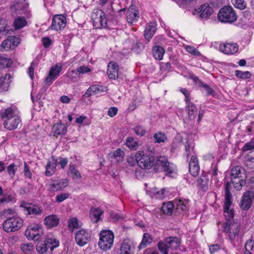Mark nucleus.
<instances>
[{"mask_svg": "<svg viewBox=\"0 0 254 254\" xmlns=\"http://www.w3.org/2000/svg\"><path fill=\"white\" fill-rule=\"evenodd\" d=\"M4 127L9 130L15 129L21 123L19 112L14 106L5 109L0 114Z\"/></svg>", "mask_w": 254, "mask_h": 254, "instance_id": "1", "label": "nucleus"}, {"mask_svg": "<svg viewBox=\"0 0 254 254\" xmlns=\"http://www.w3.org/2000/svg\"><path fill=\"white\" fill-rule=\"evenodd\" d=\"M231 185L227 182L225 185V202L224 205V212L225 216L228 221L231 222V220L234 216V212L233 209L230 208V206L232 203V194L230 191Z\"/></svg>", "mask_w": 254, "mask_h": 254, "instance_id": "2", "label": "nucleus"}, {"mask_svg": "<svg viewBox=\"0 0 254 254\" xmlns=\"http://www.w3.org/2000/svg\"><path fill=\"white\" fill-rule=\"evenodd\" d=\"M180 240L177 237H169L166 238L164 242L158 244L159 250L163 254H168L170 250H175L178 248Z\"/></svg>", "mask_w": 254, "mask_h": 254, "instance_id": "3", "label": "nucleus"}, {"mask_svg": "<svg viewBox=\"0 0 254 254\" xmlns=\"http://www.w3.org/2000/svg\"><path fill=\"white\" fill-rule=\"evenodd\" d=\"M218 18L222 22L231 23L237 20V16L232 7L225 6L219 10Z\"/></svg>", "mask_w": 254, "mask_h": 254, "instance_id": "4", "label": "nucleus"}, {"mask_svg": "<svg viewBox=\"0 0 254 254\" xmlns=\"http://www.w3.org/2000/svg\"><path fill=\"white\" fill-rule=\"evenodd\" d=\"M114 236L113 232L109 230H103L100 233V240L98 243L100 248L107 251L112 246Z\"/></svg>", "mask_w": 254, "mask_h": 254, "instance_id": "5", "label": "nucleus"}, {"mask_svg": "<svg viewBox=\"0 0 254 254\" xmlns=\"http://www.w3.org/2000/svg\"><path fill=\"white\" fill-rule=\"evenodd\" d=\"M23 226V220L18 216L9 217L3 224V229L6 232H15Z\"/></svg>", "mask_w": 254, "mask_h": 254, "instance_id": "6", "label": "nucleus"}, {"mask_svg": "<svg viewBox=\"0 0 254 254\" xmlns=\"http://www.w3.org/2000/svg\"><path fill=\"white\" fill-rule=\"evenodd\" d=\"M154 169L156 171H164L169 174H172L175 167L173 164L170 163L165 156H159L156 160Z\"/></svg>", "mask_w": 254, "mask_h": 254, "instance_id": "7", "label": "nucleus"}, {"mask_svg": "<svg viewBox=\"0 0 254 254\" xmlns=\"http://www.w3.org/2000/svg\"><path fill=\"white\" fill-rule=\"evenodd\" d=\"M136 163L138 166L143 169H149L153 165L154 158L144 154L143 151H137L135 155Z\"/></svg>", "mask_w": 254, "mask_h": 254, "instance_id": "8", "label": "nucleus"}, {"mask_svg": "<svg viewBox=\"0 0 254 254\" xmlns=\"http://www.w3.org/2000/svg\"><path fill=\"white\" fill-rule=\"evenodd\" d=\"M91 19L94 26L96 28H105L107 26L106 14L101 9H94L91 14Z\"/></svg>", "mask_w": 254, "mask_h": 254, "instance_id": "9", "label": "nucleus"}, {"mask_svg": "<svg viewBox=\"0 0 254 254\" xmlns=\"http://www.w3.org/2000/svg\"><path fill=\"white\" fill-rule=\"evenodd\" d=\"M59 245V241L55 239L48 238L44 242H39L36 246V250L39 253L42 254L47 252L49 249L52 252Z\"/></svg>", "mask_w": 254, "mask_h": 254, "instance_id": "10", "label": "nucleus"}, {"mask_svg": "<svg viewBox=\"0 0 254 254\" xmlns=\"http://www.w3.org/2000/svg\"><path fill=\"white\" fill-rule=\"evenodd\" d=\"M224 231L229 234L230 240H234L238 236L240 229V224L236 222H227L223 224Z\"/></svg>", "mask_w": 254, "mask_h": 254, "instance_id": "11", "label": "nucleus"}, {"mask_svg": "<svg viewBox=\"0 0 254 254\" xmlns=\"http://www.w3.org/2000/svg\"><path fill=\"white\" fill-rule=\"evenodd\" d=\"M42 231L41 226L37 224L28 226L25 232V236L28 239L38 241L40 239V233Z\"/></svg>", "mask_w": 254, "mask_h": 254, "instance_id": "12", "label": "nucleus"}, {"mask_svg": "<svg viewBox=\"0 0 254 254\" xmlns=\"http://www.w3.org/2000/svg\"><path fill=\"white\" fill-rule=\"evenodd\" d=\"M66 24V19L62 15H56L54 16L52 19L51 25L49 29L58 31L63 30Z\"/></svg>", "mask_w": 254, "mask_h": 254, "instance_id": "13", "label": "nucleus"}, {"mask_svg": "<svg viewBox=\"0 0 254 254\" xmlns=\"http://www.w3.org/2000/svg\"><path fill=\"white\" fill-rule=\"evenodd\" d=\"M68 185L67 179L52 180L49 184V190L51 191H58L63 190Z\"/></svg>", "mask_w": 254, "mask_h": 254, "instance_id": "14", "label": "nucleus"}, {"mask_svg": "<svg viewBox=\"0 0 254 254\" xmlns=\"http://www.w3.org/2000/svg\"><path fill=\"white\" fill-rule=\"evenodd\" d=\"M134 249L133 241L129 239H126L121 244L118 254H133Z\"/></svg>", "mask_w": 254, "mask_h": 254, "instance_id": "15", "label": "nucleus"}, {"mask_svg": "<svg viewBox=\"0 0 254 254\" xmlns=\"http://www.w3.org/2000/svg\"><path fill=\"white\" fill-rule=\"evenodd\" d=\"M254 198V192L253 191L246 192L243 194L240 201L241 208L244 210H248L252 204Z\"/></svg>", "mask_w": 254, "mask_h": 254, "instance_id": "16", "label": "nucleus"}, {"mask_svg": "<svg viewBox=\"0 0 254 254\" xmlns=\"http://www.w3.org/2000/svg\"><path fill=\"white\" fill-rule=\"evenodd\" d=\"M90 239L89 233L84 229H81L77 232L75 240L77 244L79 246H83L87 244Z\"/></svg>", "mask_w": 254, "mask_h": 254, "instance_id": "17", "label": "nucleus"}, {"mask_svg": "<svg viewBox=\"0 0 254 254\" xmlns=\"http://www.w3.org/2000/svg\"><path fill=\"white\" fill-rule=\"evenodd\" d=\"M195 10L198 13L197 16L200 19H207L213 12L212 7L207 3L201 5Z\"/></svg>", "mask_w": 254, "mask_h": 254, "instance_id": "18", "label": "nucleus"}, {"mask_svg": "<svg viewBox=\"0 0 254 254\" xmlns=\"http://www.w3.org/2000/svg\"><path fill=\"white\" fill-rule=\"evenodd\" d=\"M15 39L18 40V38H16L14 36H9L0 45V51H2L4 50L9 51L14 49L18 44V43H16Z\"/></svg>", "mask_w": 254, "mask_h": 254, "instance_id": "19", "label": "nucleus"}, {"mask_svg": "<svg viewBox=\"0 0 254 254\" xmlns=\"http://www.w3.org/2000/svg\"><path fill=\"white\" fill-rule=\"evenodd\" d=\"M139 12L135 9V6L130 5L127 12V20L129 23L136 22L139 18Z\"/></svg>", "mask_w": 254, "mask_h": 254, "instance_id": "20", "label": "nucleus"}, {"mask_svg": "<svg viewBox=\"0 0 254 254\" xmlns=\"http://www.w3.org/2000/svg\"><path fill=\"white\" fill-rule=\"evenodd\" d=\"M220 51L225 54H234L238 52V46L236 43H226L220 44Z\"/></svg>", "mask_w": 254, "mask_h": 254, "instance_id": "21", "label": "nucleus"}, {"mask_svg": "<svg viewBox=\"0 0 254 254\" xmlns=\"http://www.w3.org/2000/svg\"><path fill=\"white\" fill-rule=\"evenodd\" d=\"M175 212L179 213H183L188 210L189 207V201L186 199H176L174 200Z\"/></svg>", "mask_w": 254, "mask_h": 254, "instance_id": "22", "label": "nucleus"}, {"mask_svg": "<svg viewBox=\"0 0 254 254\" xmlns=\"http://www.w3.org/2000/svg\"><path fill=\"white\" fill-rule=\"evenodd\" d=\"M107 74L110 79H116L119 76V66L117 64L111 62L108 64Z\"/></svg>", "mask_w": 254, "mask_h": 254, "instance_id": "23", "label": "nucleus"}, {"mask_svg": "<svg viewBox=\"0 0 254 254\" xmlns=\"http://www.w3.org/2000/svg\"><path fill=\"white\" fill-rule=\"evenodd\" d=\"M103 210L99 207H92L89 212L90 218L93 223H96L101 220V216Z\"/></svg>", "mask_w": 254, "mask_h": 254, "instance_id": "24", "label": "nucleus"}, {"mask_svg": "<svg viewBox=\"0 0 254 254\" xmlns=\"http://www.w3.org/2000/svg\"><path fill=\"white\" fill-rule=\"evenodd\" d=\"M199 169L197 158L194 156H191L189 163V171L190 173L193 176H196L198 174Z\"/></svg>", "mask_w": 254, "mask_h": 254, "instance_id": "25", "label": "nucleus"}, {"mask_svg": "<svg viewBox=\"0 0 254 254\" xmlns=\"http://www.w3.org/2000/svg\"><path fill=\"white\" fill-rule=\"evenodd\" d=\"M52 132L54 136L58 137L59 135L65 134L67 132V128L64 124L59 123L54 125L52 128Z\"/></svg>", "mask_w": 254, "mask_h": 254, "instance_id": "26", "label": "nucleus"}, {"mask_svg": "<svg viewBox=\"0 0 254 254\" xmlns=\"http://www.w3.org/2000/svg\"><path fill=\"white\" fill-rule=\"evenodd\" d=\"M59 223V218L54 214L48 215L44 219V224L48 228L57 226Z\"/></svg>", "mask_w": 254, "mask_h": 254, "instance_id": "27", "label": "nucleus"}, {"mask_svg": "<svg viewBox=\"0 0 254 254\" xmlns=\"http://www.w3.org/2000/svg\"><path fill=\"white\" fill-rule=\"evenodd\" d=\"M156 30V24L155 22H151L146 26L144 30V37L149 41L153 36Z\"/></svg>", "mask_w": 254, "mask_h": 254, "instance_id": "28", "label": "nucleus"}, {"mask_svg": "<svg viewBox=\"0 0 254 254\" xmlns=\"http://www.w3.org/2000/svg\"><path fill=\"white\" fill-rule=\"evenodd\" d=\"M186 108L188 113V116L190 120H194L197 115V108L191 101L186 103Z\"/></svg>", "mask_w": 254, "mask_h": 254, "instance_id": "29", "label": "nucleus"}, {"mask_svg": "<svg viewBox=\"0 0 254 254\" xmlns=\"http://www.w3.org/2000/svg\"><path fill=\"white\" fill-rule=\"evenodd\" d=\"M10 75L9 74H6L4 76L2 73L0 72V92L6 91L8 89L9 86V82L5 81L7 78H10Z\"/></svg>", "mask_w": 254, "mask_h": 254, "instance_id": "30", "label": "nucleus"}, {"mask_svg": "<svg viewBox=\"0 0 254 254\" xmlns=\"http://www.w3.org/2000/svg\"><path fill=\"white\" fill-rule=\"evenodd\" d=\"M246 176H243L242 178H233L231 179L232 183L234 188L237 190H240L242 187L246 184Z\"/></svg>", "mask_w": 254, "mask_h": 254, "instance_id": "31", "label": "nucleus"}, {"mask_svg": "<svg viewBox=\"0 0 254 254\" xmlns=\"http://www.w3.org/2000/svg\"><path fill=\"white\" fill-rule=\"evenodd\" d=\"M24 210L26 211L29 215H33L34 216L40 215L43 212L39 206L37 205H30L27 207H24Z\"/></svg>", "mask_w": 254, "mask_h": 254, "instance_id": "32", "label": "nucleus"}, {"mask_svg": "<svg viewBox=\"0 0 254 254\" xmlns=\"http://www.w3.org/2000/svg\"><path fill=\"white\" fill-rule=\"evenodd\" d=\"M57 167V163L55 161H48L46 166L45 175L47 176L50 177L54 174L56 172Z\"/></svg>", "mask_w": 254, "mask_h": 254, "instance_id": "33", "label": "nucleus"}, {"mask_svg": "<svg viewBox=\"0 0 254 254\" xmlns=\"http://www.w3.org/2000/svg\"><path fill=\"white\" fill-rule=\"evenodd\" d=\"M152 53L155 59L161 60L165 53V50L162 47L155 46L152 48Z\"/></svg>", "mask_w": 254, "mask_h": 254, "instance_id": "34", "label": "nucleus"}, {"mask_svg": "<svg viewBox=\"0 0 254 254\" xmlns=\"http://www.w3.org/2000/svg\"><path fill=\"white\" fill-rule=\"evenodd\" d=\"M81 226V223L76 217H72L68 221V228L71 232L74 229H78Z\"/></svg>", "mask_w": 254, "mask_h": 254, "instance_id": "35", "label": "nucleus"}, {"mask_svg": "<svg viewBox=\"0 0 254 254\" xmlns=\"http://www.w3.org/2000/svg\"><path fill=\"white\" fill-rule=\"evenodd\" d=\"M152 242L151 236L149 233H144L142 241L138 247L139 250L144 249Z\"/></svg>", "mask_w": 254, "mask_h": 254, "instance_id": "36", "label": "nucleus"}, {"mask_svg": "<svg viewBox=\"0 0 254 254\" xmlns=\"http://www.w3.org/2000/svg\"><path fill=\"white\" fill-rule=\"evenodd\" d=\"M27 24L26 19L24 17L19 16L16 18L13 21V26L15 29H20L24 27Z\"/></svg>", "mask_w": 254, "mask_h": 254, "instance_id": "37", "label": "nucleus"}, {"mask_svg": "<svg viewBox=\"0 0 254 254\" xmlns=\"http://www.w3.org/2000/svg\"><path fill=\"white\" fill-rule=\"evenodd\" d=\"M125 153L120 148H118L115 152H111L109 154V155L111 158H113L116 159L118 162H120L123 161Z\"/></svg>", "mask_w": 254, "mask_h": 254, "instance_id": "38", "label": "nucleus"}, {"mask_svg": "<svg viewBox=\"0 0 254 254\" xmlns=\"http://www.w3.org/2000/svg\"><path fill=\"white\" fill-rule=\"evenodd\" d=\"M175 209L174 201L173 202L170 201L164 203L162 206V210L164 213L168 215L171 214L173 210L175 211Z\"/></svg>", "mask_w": 254, "mask_h": 254, "instance_id": "39", "label": "nucleus"}, {"mask_svg": "<svg viewBox=\"0 0 254 254\" xmlns=\"http://www.w3.org/2000/svg\"><path fill=\"white\" fill-rule=\"evenodd\" d=\"M243 176H246L244 171L240 167L237 166L231 169V179L233 178H242Z\"/></svg>", "mask_w": 254, "mask_h": 254, "instance_id": "40", "label": "nucleus"}, {"mask_svg": "<svg viewBox=\"0 0 254 254\" xmlns=\"http://www.w3.org/2000/svg\"><path fill=\"white\" fill-rule=\"evenodd\" d=\"M55 79L56 78L51 75V73H49L48 76L45 79L44 85L41 89V92L42 93L45 92L47 88L52 84Z\"/></svg>", "mask_w": 254, "mask_h": 254, "instance_id": "41", "label": "nucleus"}, {"mask_svg": "<svg viewBox=\"0 0 254 254\" xmlns=\"http://www.w3.org/2000/svg\"><path fill=\"white\" fill-rule=\"evenodd\" d=\"M62 69V64H57L51 67L49 73H51L52 76L56 79L60 75V73Z\"/></svg>", "mask_w": 254, "mask_h": 254, "instance_id": "42", "label": "nucleus"}, {"mask_svg": "<svg viewBox=\"0 0 254 254\" xmlns=\"http://www.w3.org/2000/svg\"><path fill=\"white\" fill-rule=\"evenodd\" d=\"M126 145L130 149L136 150L139 147V143L133 137H128L126 140Z\"/></svg>", "mask_w": 254, "mask_h": 254, "instance_id": "43", "label": "nucleus"}, {"mask_svg": "<svg viewBox=\"0 0 254 254\" xmlns=\"http://www.w3.org/2000/svg\"><path fill=\"white\" fill-rule=\"evenodd\" d=\"M7 31H8V27L7 20L0 17V34L6 35Z\"/></svg>", "mask_w": 254, "mask_h": 254, "instance_id": "44", "label": "nucleus"}, {"mask_svg": "<svg viewBox=\"0 0 254 254\" xmlns=\"http://www.w3.org/2000/svg\"><path fill=\"white\" fill-rule=\"evenodd\" d=\"M208 180L206 176H201L197 180V185L202 189L207 188Z\"/></svg>", "mask_w": 254, "mask_h": 254, "instance_id": "45", "label": "nucleus"}, {"mask_svg": "<svg viewBox=\"0 0 254 254\" xmlns=\"http://www.w3.org/2000/svg\"><path fill=\"white\" fill-rule=\"evenodd\" d=\"M12 63L13 62L10 59L0 56V68L9 67L12 64Z\"/></svg>", "mask_w": 254, "mask_h": 254, "instance_id": "46", "label": "nucleus"}, {"mask_svg": "<svg viewBox=\"0 0 254 254\" xmlns=\"http://www.w3.org/2000/svg\"><path fill=\"white\" fill-rule=\"evenodd\" d=\"M235 75L237 77L243 79H248L251 77V74L248 71H242L241 70H236L235 72Z\"/></svg>", "mask_w": 254, "mask_h": 254, "instance_id": "47", "label": "nucleus"}, {"mask_svg": "<svg viewBox=\"0 0 254 254\" xmlns=\"http://www.w3.org/2000/svg\"><path fill=\"white\" fill-rule=\"evenodd\" d=\"M79 74L77 71L71 70L68 71L66 76L68 78L69 80L71 82H76L79 78Z\"/></svg>", "mask_w": 254, "mask_h": 254, "instance_id": "48", "label": "nucleus"}, {"mask_svg": "<svg viewBox=\"0 0 254 254\" xmlns=\"http://www.w3.org/2000/svg\"><path fill=\"white\" fill-rule=\"evenodd\" d=\"M235 7L243 10L246 7V3L244 0H231Z\"/></svg>", "mask_w": 254, "mask_h": 254, "instance_id": "49", "label": "nucleus"}, {"mask_svg": "<svg viewBox=\"0 0 254 254\" xmlns=\"http://www.w3.org/2000/svg\"><path fill=\"white\" fill-rule=\"evenodd\" d=\"M153 137L155 139V142L160 143L161 142H164L166 140L167 137L164 133L161 132L155 133L153 135Z\"/></svg>", "mask_w": 254, "mask_h": 254, "instance_id": "50", "label": "nucleus"}, {"mask_svg": "<svg viewBox=\"0 0 254 254\" xmlns=\"http://www.w3.org/2000/svg\"><path fill=\"white\" fill-rule=\"evenodd\" d=\"M245 254H251V251H253L254 248V241L253 240L247 241L245 243Z\"/></svg>", "mask_w": 254, "mask_h": 254, "instance_id": "51", "label": "nucleus"}, {"mask_svg": "<svg viewBox=\"0 0 254 254\" xmlns=\"http://www.w3.org/2000/svg\"><path fill=\"white\" fill-rule=\"evenodd\" d=\"M105 87L99 85H93L90 87V90H92L93 94H96L104 91Z\"/></svg>", "mask_w": 254, "mask_h": 254, "instance_id": "52", "label": "nucleus"}, {"mask_svg": "<svg viewBox=\"0 0 254 254\" xmlns=\"http://www.w3.org/2000/svg\"><path fill=\"white\" fill-rule=\"evenodd\" d=\"M16 167L14 163L10 164L7 168V171L10 177L13 178L16 173Z\"/></svg>", "mask_w": 254, "mask_h": 254, "instance_id": "53", "label": "nucleus"}, {"mask_svg": "<svg viewBox=\"0 0 254 254\" xmlns=\"http://www.w3.org/2000/svg\"><path fill=\"white\" fill-rule=\"evenodd\" d=\"M69 194L68 193H62L57 195L56 197V201L60 203L68 198Z\"/></svg>", "mask_w": 254, "mask_h": 254, "instance_id": "54", "label": "nucleus"}, {"mask_svg": "<svg viewBox=\"0 0 254 254\" xmlns=\"http://www.w3.org/2000/svg\"><path fill=\"white\" fill-rule=\"evenodd\" d=\"M69 170L70 173L72 174V177L73 178H78L81 179V176L79 173V172L75 169L73 165H70L69 166Z\"/></svg>", "mask_w": 254, "mask_h": 254, "instance_id": "55", "label": "nucleus"}, {"mask_svg": "<svg viewBox=\"0 0 254 254\" xmlns=\"http://www.w3.org/2000/svg\"><path fill=\"white\" fill-rule=\"evenodd\" d=\"M21 250L24 253L30 252L33 250V246L31 244H22L20 246Z\"/></svg>", "mask_w": 254, "mask_h": 254, "instance_id": "56", "label": "nucleus"}, {"mask_svg": "<svg viewBox=\"0 0 254 254\" xmlns=\"http://www.w3.org/2000/svg\"><path fill=\"white\" fill-rule=\"evenodd\" d=\"M135 133L139 136H142L145 133L146 130L144 128L141 126H137L134 128Z\"/></svg>", "mask_w": 254, "mask_h": 254, "instance_id": "57", "label": "nucleus"}, {"mask_svg": "<svg viewBox=\"0 0 254 254\" xmlns=\"http://www.w3.org/2000/svg\"><path fill=\"white\" fill-rule=\"evenodd\" d=\"M254 149V138L252 139L250 142L246 143L243 147V150L246 151Z\"/></svg>", "mask_w": 254, "mask_h": 254, "instance_id": "58", "label": "nucleus"}, {"mask_svg": "<svg viewBox=\"0 0 254 254\" xmlns=\"http://www.w3.org/2000/svg\"><path fill=\"white\" fill-rule=\"evenodd\" d=\"M15 213V210L12 208L4 209L0 211V216L6 217L9 215H13Z\"/></svg>", "mask_w": 254, "mask_h": 254, "instance_id": "59", "label": "nucleus"}, {"mask_svg": "<svg viewBox=\"0 0 254 254\" xmlns=\"http://www.w3.org/2000/svg\"><path fill=\"white\" fill-rule=\"evenodd\" d=\"M186 49L187 51L195 56H199L200 55V52L197 51L196 48H194L193 47L190 46H187L186 47Z\"/></svg>", "mask_w": 254, "mask_h": 254, "instance_id": "60", "label": "nucleus"}, {"mask_svg": "<svg viewBox=\"0 0 254 254\" xmlns=\"http://www.w3.org/2000/svg\"><path fill=\"white\" fill-rule=\"evenodd\" d=\"M24 176L27 178L31 179L32 177V173L30 171L29 167H28L27 163L25 162L24 163Z\"/></svg>", "mask_w": 254, "mask_h": 254, "instance_id": "61", "label": "nucleus"}, {"mask_svg": "<svg viewBox=\"0 0 254 254\" xmlns=\"http://www.w3.org/2000/svg\"><path fill=\"white\" fill-rule=\"evenodd\" d=\"M180 91L185 95V102L186 103L190 102V92L186 88H181Z\"/></svg>", "mask_w": 254, "mask_h": 254, "instance_id": "62", "label": "nucleus"}, {"mask_svg": "<svg viewBox=\"0 0 254 254\" xmlns=\"http://www.w3.org/2000/svg\"><path fill=\"white\" fill-rule=\"evenodd\" d=\"M143 47L144 46L141 43L137 42L133 47V50L138 53L143 49Z\"/></svg>", "mask_w": 254, "mask_h": 254, "instance_id": "63", "label": "nucleus"}, {"mask_svg": "<svg viewBox=\"0 0 254 254\" xmlns=\"http://www.w3.org/2000/svg\"><path fill=\"white\" fill-rule=\"evenodd\" d=\"M118 109L117 107H110L108 111V115L111 117L115 116L118 113Z\"/></svg>", "mask_w": 254, "mask_h": 254, "instance_id": "64", "label": "nucleus"}]
</instances>
